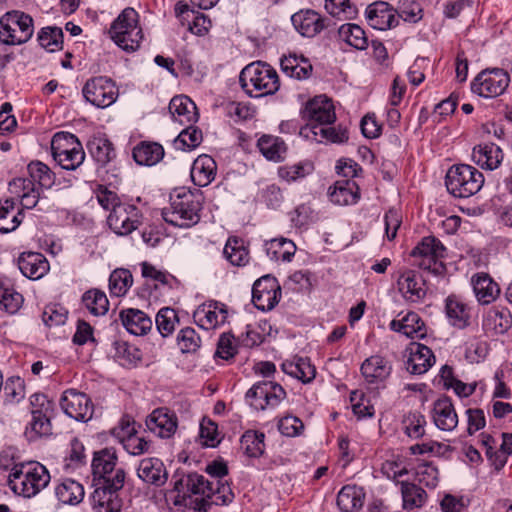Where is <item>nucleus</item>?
<instances>
[{
	"mask_svg": "<svg viewBox=\"0 0 512 512\" xmlns=\"http://www.w3.org/2000/svg\"><path fill=\"white\" fill-rule=\"evenodd\" d=\"M169 200V206L162 210L165 222L180 228H190L199 222L204 202L201 190L175 188L170 193Z\"/></svg>",
	"mask_w": 512,
	"mask_h": 512,
	"instance_id": "f257e3e1",
	"label": "nucleus"
},
{
	"mask_svg": "<svg viewBox=\"0 0 512 512\" xmlns=\"http://www.w3.org/2000/svg\"><path fill=\"white\" fill-rule=\"evenodd\" d=\"M50 479L49 471L41 463H19L9 473L8 486L15 494L31 498L47 487Z\"/></svg>",
	"mask_w": 512,
	"mask_h": 512,
	"instance_id": "f03ea898",
	"label": "nucleus"
},
{
	"mask_svg": "<svg viewBox=\"0 0 512 512\" xmlns=\"http://www.w3.org/2000/svg\"><path fill=\"white\" fill-rule=\"evenodd\" d=\"M239 83L248 96L256 98L273 95L280 87L276 70L261 61L246 65L240 72Z\"/></svg>",
	"mask_w": 512,
	"mask_h": 512,
	"instance_id": "7ed1b4c3",
	"label": "nucleus"
},
{
	"mask_svg": "<svg viewBox=\"0 0 512 512\" xmlns=\"http://www.w3.org/2000/svg\"><path fill=\"white\" fill-rule=\"evenodd\" d=\"M109 34L111 39L123 50L136 51L143 39V32L138 26V13L135 9L125 8L112 22Z\"/></svg>",
	"mask_w": 512,
	"mask_h": 512,
	"instance_id": "20e7f679",
	"label": "nucleus"
},
{
	"mask_svg": "<svg viewBox=\"0 0 512 512\" xmlns=\"http://www.w3.org/2000/svg\"><path fill=\"white\" fill-rule=\"evenodd\" d=\"M445 184L453 196L467 198L482 188L484 176L474 166L457 163L447 171Z\"/></svg>",
	"mask_w": 512,
	"mask_h": 512,
	"instance_id": "39448f33",
	"label": "nucleus"
},
{
	"mask_svg": "<svg viewBox=\"0 0 512 512\" xmlns=\"http://www.w3.org/2000/svg\"><path fill=\"white\" fill-rule=\"evenodd\" d=\"M34 34L33 18L20 10H11L0 17V42L8 46L27 43Z\"/></svg>",
	"mask_w": 512,
	"mask_h": 512,
	"instance_id": "423d86ee",
	"label": "nucleus"
},
{
	"mask_svg": "<svg viewBox=\"0 0 512 512\" xmlns=\"http://www.w3.org/2000/svg\"><path fill=\"white\" fill-rule=\"evenodd\" d=\"M214 481L207 480L203 475L191 473L186 477L188 495H176L173 499L175 506H183L198 512H207L210 507V498Z\"/></svg>",
	"mask_w": 512,
	"mask_h": 512,
	"instance_id": "0eeeda50",
	"label": "nucleus"
},
{
	"mask_svg": "<svg viewBox=\"0 0 512 512\" xmlns=\"http://www.w3.org/2000/svg\"><path fill=\"white\" fill-rule=\"evenodd\" d=\"M108 483H96L91 497L94 512H120L122 500L118 492L123 488V474L118 471Z\"/></svg>",
	"mask_w": 512,
	"mask_h": 512,
	"instance_id": "6e6552de",
	"label": "nucleus"
},
{
	"mask_svg": "<svg viewBox=\"0 0 512 512\" xmlns=\"http://www.w3.org/2000/svg\"><path fill=\"white\" fill-rule=\"evenodd\" d=\"M510 83L509 74L501 68L482 70L471 82V91L480 97L493 98L502 95Z\"/></svg>",
	"mask_w": 512,
	"mask_h": 512,
	"instance_id": "1a4fd4ad",
	"label": "nucleus"
},
{
	"mask_svg": "<svg viewBox=\"0 0 512 512\" xmlns=\"http://www.w3.org/2000/svg\"><path fill=\"white\" fill-rule=\"evenodd\" d=\"M247 403L257 411L277 407L286 397L283 387L273 381L263 380L255 383L246 392Z\"/></svg>",
	"mask_w": 512,
	"mask_h": 512,
	"instance_id": "9d476101",
	"label": "nucleus"
},
{
	"mask_svg": "<svg viewBox=\"0 0 512 512\" xmlns=\"http://www.w3.org/2000/svg\"><path fill=\"white\" fill-rule=\"evenodd\" d=\"M446 249L439 239L434 236L424 237L411 251V256L418 259L421 269L440 273L444 269L440 261L445 256Z\"/></svg>",
	"mask_w": 512,
	"mask_h": 512,
	"instance_id": "9b49d317",
	"label": "nucleus"
},
{
	"mask_svg": "<svg viewBox=\"0 0 512 512\" xmlns=\"http://www.w3.org/2000/svg\"><path fill=\"white\" fill-rule=\"evenodd\" d=\"M84 98L98 108L112 105L118 97L115 82L106 76L93 77L85 83L82 89Z\"/></svg>",
	"mask_w": 512,
	"mask_h": 512,
	"instance_id": "f8f14e48",
	"label": "nucleus"
},
{
	"mask_svg": "<svg viewBox=\"0 0 512 512\" xmlns=\"http://www.w3.org/2000/svg\"><path fill=\"white\" fill-rule=\"evenodd\" d=\"M280 297L281 288L275 277L266 275L255 281L252 288V302L258 310H272Z\"/></svg>",
	"mask_w": 512,
	"mask_h": 512,
	"instance_id": "ddd939ff",
	"label": "nucleus"
},
{
	"mask_svg": "<svg viewBox=\"0 0 512 512\" xmlns=\"http://www.w3.org/2000/svg\"><path fill=\"white\" fill-rule=\"evenodd\" d=\"M118 456L113 448H104L94 453L92 460V473L97 483H108L114 478L118 471L123 474V484L126 479V472L123 468L117 467Z\"/></svg>",
	"mask_w": 512,
	"mask_h": 512,
	"instance_id": "4468645a",
	"label": "nucleus"
},
{
	"mask_svg": "<svg viewBox=\"0 0 512 512\" xmlns=\"http://www.w3.org/2000/svg\"><path fill=\"white\" fill-rule=\"evenodd\" d=\"M83 162H72L69 165H64L62 162H57L51 168L45 162H29L27 169L34 181H37L43 188H51L56 182H60L63 172L74 171Z\"/></svg>",
	"mask_w": 512,
	"mask_h": 512,
	"instance_id": "2eb2a0df",
	"label": "nucleus"
},
{
	"mask_svg": "<svg viewBox=\"0 0 512 512\" xmlns=\"http://www.w3.org/2000/svg\"><path fill=\"white\" fill-rule=\"evenodd\" d=\"M60 405L64 413L76 421L86 422L92 418L93 404L84 393L67 390L61 397Z\"/></svg>",
	"mask_w": 512,
	"mask_h": 512,
	"instance_id": "dca6fc26",
	"label": "nucleus"
},
{
	"mask_svg": "<svg viewBox=\"0 0 512 512\" xmlns=\"http://www.w3.org/2000/svg\"><path fill=\"white\" fill-rule=\"evenodd\" d=\"M51 152L54 160H85V152L79 139L70 132L60 131L51 140Z\"/></svg>",
	"mask_w": 512,
	"mask_h": 512,
	"instance_id": "f3484780",
	"label": "nucleus"
},
{
	"mask_svg": "<svg viewBox=\"0 0 512 512\" xmlns=\"http://www.w3.org/2000/svg\"><path fill=\"white\" fill-rule=\"evenodd\" d=\"M147 429L162 439H170L177 431L178 418L166 407L154 409L146 418Z\"/></svg>",
	"mask_w": 512,
	"mask_h": 512,
	"instance_id": "a211bd4d",
	"label": "nucleus"
},
{
	"mask_svg": "<svg viewBox=\"0 0 512 512\" xmlns=\"http://www.w3.org/2000/svg\"><path fill=\"white\" fill-rule=\"evenodd\" d=\"M302 115L309 122L305 127L331 125L336 120L332 101L323 96H317L308 101Z\"/></svg>",
	"mask_w": 512,
	"mask_h": 512,
	"instance_id": "6ab92c4d",
	"label": "nucleus"
},
{
	"mask_svg": "<svg viewBox=\"0 0 512 512\" xmlns=\"http://www.w3.org/2000/svg\"><path fill=\"white\" fill-rule=\"evenodd\" d=\"M400 294L409 303H421L427 295L426 281L421 274L406 270L397 280Z\"/></svg>",
	"mask_w": 512,
	"mask_h": 512,
	"instance_id": "aec40b11",
	"label": "nucleus"
},
{
	"mask_svg": "<svg viewBox=\"0 0 512 512\" xmlns=\"http://www.w3.org/2000/svg\"><path fill=\"white\" fill-rule=\"evenodd\" d=\"M227 317L226 305L218 301L203 303L193 313L195 323L205 330L215 329L223 325Z\"/></svg>",
	"mask_w": 512,
	"mask_h": 512,
	"instance_id": "412c9836",
	"label": "nucleus"
},
{
	"mask_svg": "<svg viewBox=\"0 0 512 512\" xmlns=\"http://www.w3.org/2000/svg\"><path fill=\"white\" fill-rule=\"evenodd\" d=\"M107 223L117 235H128L137 228V208L129 204L114 206L107 218Z\"/></svg>",
	"mask_w": 512,
	"mask_h": 512,
	"instance_id": "4be33fe9",
	"label": "nucleus"
},
{
	"mask_svg": "<svg viewBox=\"0 0 512 512\" xmlns=\"http://www.w3.org/2000/svg\"><path fill=\"white\" fill-rule=\"evenodd\" d=\"M291 21L302 36L312 38L328 26L329 19L314 10L306 9L294 13Z\"/></svg>",
	"mask_w": 512,
	"mask_h": 512,
	"instance_id": "5701e85b",
	"label": "nucleus"
},
{
	"mask_svg": "<svg viewBox=\"0 0 512 512\" xmlns=\"http://www.w3.org/2000/svg\"><path fill=\"white\" fill-rule=\"evenodd\" d=\"M368 24L377 30H387L398 25L397 12L387 2L370 4L366 9Z\"/></svg>",
	"mask_w": 512,
	"mask_h": 512,
	"instance_id": "b1692460",
	"label": "nucleus"
},
{
	"mask_svg": "<svg viewBox=\"0 0 512 512\" xmlns=\"http://www.w3.org/2000/svg\"><path fill=\"white\" fill-rule=\"evenodd\" d=\"M39 403L40 409H33L31 412V421L27 428V433H33L32 437L48 435L51 431L50 420L47 416V411L50 407L49 401L45 395L35 394L31 397V404L34 406Z\"/></svg>",
	"mask_w": 512,
	"mask_h": 512,
	"instance_id": "393cba45",
	"label": "nucleus"
},
{
	"mask_svg": "<svg viewBox=\"0 0 512 512\" xmlns=\"http://www.w3.org/2000/svg\"><path fill=\"white\" fill-rule=\"evenodd\" d=\"M432 418L435 426L445 432L453 431L458 425V415L448 397H442L433 404Z\"/></svg>",
	"mask_w": 512,
	"mask_h": 512,
	"instance_id": "a878e982",
	"label": "nucleus"
},
{
	"mask_svg": "<svg viewBox=\"0 0 512 512\" xmlns=\"http://www.w3.org/2000/svg\"><path fill=\"white\" fill-rule=\"evenodd\" d=\"M435 363L432 350L420 343H411L406 360V369L411 374H424Z\"/></svg>",
	"mask_w": 512,
	"mask_h": 512,
	"instance_id": "bb28decb",
	"label": "nucleus"
},
{
	"mask_svg": "<svg viewBox=\"0 0 512 512\" xmlns=\"http://www.w3.org/2000/svg\"><path fill=\"white\" fill-rule=\"evenodd\" d=\"M360 371L367 383L380 384L389 377L392 366L386 358L380 355H372L364 360Z\"/></svg>",
	"mask_w": 512,
	"mask_h": 512,
	"instance_id": "cd10ccee",
	"label": "nucleus"
},
{
	"mask_svg": "<svg viewBox=\"0 0 512 512\" xmlns=\"http://www.w3.org/2000/svg\"><path fill=\"white\" fill-rule=\"evenodd\" d=\"M300 135L314 140L316 142L343 143L348 140V131L341 126L334 127L331 125H312V127H302Z\"/></svg>",
	"mask_w": 512,
	"mask_h": 512,
	"instance_id": "c85d7f7f",
	"label": "nucleus"
},
{
	"mask_svg": "<svg viewBox=\"0 0 512 512\" xmlns=\"http://www.w3.org/2000/svg\"><path fill=\"white\" fill-rule=\"evenodd\" d=\"M18 267L22 274L32 280L42 278L49 271L45 256L37 252H24L18 258Z\"/></svg>",
	"mask_w": 512,
	"mask_h": 512,
	"instance_id": "c756f323",
	"label": "nucleus"
},
{
	"mask_svg": "<svg viewBox=\"0 0 512 512\" xmlns=\"http://www.w3.org/2000/svg\"><path fill=\"white\" fill-rule=\"evenodd\" d=\"M169 112L172 119L180 125L195 124L198 113L195 103L187 96H175L169 103Z\"/></svg>",
	"mask_w": 512,
	"mask_h": 512,
	"instance_id": "7c9ffc66",
	"label": "nucleus"
},
{
	"mask_svg": "<svg viewBox=\"0 0 512 512\" xmlns=\"http://www.w3.org/2000/svg\"><path fill=\"white\" fill-rule=\"evenodd\" d=\"M138 477L145 483L162 486L168 475L163 462L155 457L142 459L137 469Z\"/></svg>",
	"mask_w": 512,
	"mask_h": 512,
	"instance_id": "2f4dec72",
	"label": "nucleus"
},
{
	"mask_svg": "<svg viewBox=\"0 0 512 512\" xmlns=\"http://www.w3.org/2000/svg\"><path fill=\"white\" fill-rule=\"evenodd\" d=\"M390 329L399 332L409 338H424L426 327L421 317L415 312H409L401 319L390 322Z\"/></svg>",
	"mask_w": 512,
	"mask_h": 512,
	"instance_id": "473e14b6",
	"label": "nucleus"
},
{
	"mask_svg": "<svg viewBox=\"0 0 512 512\" xmlns=\"http://www.w3.org/2000/svg\"><path fill=\"white\" fill-rule=\"evenodd\" d=\"M328 196L336 205H352L359 199V188L356 182L350 179L336 181L334 186L328 189Z\"/></svg>",
	"mask_w": 512,
	"mask_h": 512,
	"instance_id": "72a5a7b5",
	"label": "nucleus"
},
{
	"mask_svg": "<svg viewBox=\"0 0 512 512\" xmlns=\"http://www.w3.org/2000/svg\"><path fill=\"white\" fill-rule=\"evenodd\" d=\"M280 66L285 75L296 80L308 79L313 71V66L309 59L303 55L290 54L283 56Z\"/></svg>",
	"mask_w": 512,
	"mask_h": 512,
	"instance_id": "f704fd0d",
	"label": "nucleus"
},
{
	"mask_svg": "<svg viewBox=\"0 0 512 512\" xmlns=\"http://www.w3.org/2000/svg\"><path fill=\"white\" fill-rule=\"evenodd\" d=\"M445 311L449 323L459 329H463L469 325L470 308L459 297L450 295L445 301Z\"/></svg>",
	"mask_w": 512,
	"mask_h": 512,
	"instance_id": "c9c22d12",
	"label": "nucleus"
},
{
	"mask_svg": "<svg viewBox=\"0 0 512 512\" xmlns=\"http://www.w3.org/2000/svg\"><path fill=\"white\" fill-rule=\"evenodd\" d=\"M281 367L284 373L304 384L312 382L316 376V368L307 357H295L293 360H286Z\"/></svg>",
	"mask_w": 512,
	"mask_h": 512,
	"instance_id": "e433bc0d",
	"label": "nucleus"
},
{
	"mask_svg": "<svg viewBox=\"0 0 512 512\" xmlns=\"http://www.w3.org/2000/svg\"><path fill=\"white\" fill-rule=\"evenodd\" d=\"M471 283L477 300L482 304H490L500 293L498 284L486 273H477Z\"/></svg>",
	"mask_w": 512,
	"mask_h": 512,
	"instance_id": "4c0bfd02",
	"label": "nucleus"
},
{
	"mask_svg": "<svg viewBox=\"0 0 512 512\" xmlns=\"http://www.w3.org/2000/svg\"><path fill=\"white\" fill-rule=\"evenodd\" d=\"M120 319L127 331L133 335H144L152 327V320L138 309L130 308L121 311Z\"/></svg>",
	"mask_w": 512,
	"mask_h": 512,
	"instance_id": "58836bf2",
	"label": "nucleus"
},
{
	"mask_svg": "<svg viewBox=\"0 0 512 512\" xmlns=\"http://www.w3.org/2000/svg\"><path fill=\"white\" fill-rule=\"evenodd\" d=\"M365 494L361 487L346 485L337 495V505L342 512H357L364 504Z\"/></svg>",
	"mask_w": 512,
	"mask_h": 512,
	"instance_id": "ea45409f",
	"label": "nucleus"
},
{
	"mask_svg": "<svg viewBox=\"0 0 512 512\" xmlns=\"http://www.w3.org/2000/svg\"><path fill=\"white\" fill-rule=\"evenodd\" d=\"M295 243L287 238H274L265 242L267 256L273 261L290 262L296 252Z\"/></svg>",
	"mask_w": 512,
	"mask_h": 512,
	"instance_id": "a19ab883",
	"label": "nucleus"
},
{
	"mask_svg": "<svg viewBox=\"0 0 512 512\" xmlns=\"http://www.w3.org/2000/svg\"><path fill=\"white\" fill-rule=\"evenodd\" d=\"M84 494L83 486L70 478L62 480L55 487V495L63 504L77 505L83 500Z\"/></svg>",
	"mask_w": 512,
	"mask_h": 512,
	"instance_id": "79ce46f5",
	"label": "nucleus"
},
{
	"mask_svg": "<svg viewBox=\"0 0 512 512\" xmlns=\"http://www.w3.org/2000/svg\"><path fill=\"white\" fill-rule=\"evenodd\" d=\"M257 147L267 160L284 159L287 152L284 140L273 135H262L257 141Z\"/></svg>",
	"mask_w": 512,
	"mask_h": 512,
	"instance_id": "37998d69",
	"label": "nucleus"
},
{
	"mask_svg": "<svg viewBox=\"0 0 512 512\" xmlns=\"http://www.w3.org/2000/svg\"><path fill=\"white\" fill-rule=\"evenodd\" d=\"M64 33L62 28L57 26H46L37 33L39 45L47 52H57L63 49Z\"/></svg>",
	"mask_w": 512,
	"mask_h": 512,
	"instance_id": "c03bdc74",
	"label": "nucleus"
},
{
	"mask_svg": "<svg viewBox=\"0 0 512 512\" xmlns=\"http://www.w3.org/2000/svg\"><path fill=\"white\" fill-rule=\"evenodd\" d=\"M339 38L351 47L364 50L368 46V38L365 31L357 24L346 23L338 29Z\"/></svg>",
	"mask_w": 512,
	"mask_h": 512,
	"instance_id": "a18cd8bd",
	"label": "nucleus"
},
{
	"mask_svg": "<svg viewBox=\"0 0 512 512\" xmlns=\"http://www.w3.org/2000/svg\"><path fill=\"white\" fill-rule=\"evenodd\" d=\"M400 485L403 508L405 510L421 508L425 504L427 500V494L425 490L410 482L402 481L400 482Z\"/></svg>",
	"mask_w": 512,
	"mask_h": 512,
	"instance_id": "49530a36",
	"label": "nucleus"
},
{
	"mask_svg": "<svg viewBox=\"0 0 512 512\" xmlns=\"http://www.w3.org/2000/svg\"><path fill=\"white\" fill-rule=\"evenodd\" d=\"M225 258L234 266H244L249 261V253L244 241L238 237H229L223 249Z\"/></svg>",
	"mask_w": 512,
	"mask_h": 512,
	"instance_id": "de8ad7c7",
	"label": "nucleus"
},
{
	"mask_svg": "<svg viewBox=\"0 0 512 512\" xmlns=\"http://www.w3.org/2000/svg\"><path fill=\"white\" fill-rule=\"evenodd\" d=\"M313 171V162H286L278 168V175L282 180L290 183L306 177Z\"/></svg>",
	"mask_w": 512,
	"mask_h": 512,
	"instance_id": "09e8293b",
	"label": "nucleus"
},
{
	"mask_svg": "<svg viewBox=\"0 0 512 512\" xmlns=\"http://www.w3.org/2000/svg\"><path fill=\"white\" fill-rule=\"evenodd\" d=\"M265 434L260 431L248 430L241 437V446L249 457H260L265 451Z\"/></svg>",
	"mask_w": 512,
	"mask_h": 512,
	"instance_id": "8fccbe9b",
	"label": "nucleus"
},
{
	"mask_svg": "<svg viewBox=\"0 0 512 512\" xmlns=\"http://www.w3.org/2000/svg\"><path fill=\"white\" fill-rule=\"evenodd\" d=\"M82 302L94 316L106 314L109 308V301L106 294L97 289L85 292L82 297Z\"/></svg>",
	"mask_w": 512,
	"mask_h": 512,
	"instance_id": "3c124183",
	"label": "nucleus"
},
{
	"mask_svg": "<svg viewBox=\"0 0 512 512\" xmlns=\"http://www.w3.org/2000/svg\"><path fill=\"white\" fill-rule=\"evenodd\" d=\"M216 162H192L191 179L195 185L205 187L216 175Z\"/></svg>",
	"mask_w": 512,
	"mask_h": 512,
	"instance_id": "603ef678",
	"label": "nucleus"
},
{
	"mask_svg": "<svg viewBox=\"0 0 512 512\" xmlns=\"http://www.w3.org/2000/svg\"><path fill=\"white\" fill-rule=\"evenodd\" d=\"M87 149L93 160H113L116 157L112 143L103 137H94L89 140Z\"/></svg>",
	"mask_w": 512,
	"mask_h": 512,
	"instance_id": "864d4df0",
	"label": "nucleus"
},
{
	"mask_svg": "<svg viewBox=\"0 0 512 512\" xmlns=\"http://www.w3.org/2000/svg\"><path fill=\"white\" fill-rule=\"evenodd\" d=\"M183 129L173 142V145L178 150H191L196 148L202 141V132L198 128L191 125H185Z\"/></svg>",
	"mask_w": 512,
	"mask_h": 512,
	"instance_id": "5fc2aeb1",
	"label": "nucleus"
},
{
	"mask_svg": "<svg viewBox=\"0 0 512 512\" xmlns=\"http://www.w3.org/2000/svg\"><path fill=\"white\" fill-rule=\"evenodd\" d=\"M133 283L132 274L126 269L113 271L109 278V289L112 295L124 296Z\"/></svg>",
	"mask_w": 512,
	"mask_h": 512,
	"instance_id": "6e6d98bb",
	"label": "nucleus"
},
{
	"mask_svg": "<svg viewBox=\"0 0 512 512\" xmlns=\"http://www.w3.org/2000/svg\"><path fill=\"white\" fill-rule=\"evenodd\" d=\"M164 148L156 142H141L132 152L133 160H163Z\"/></svg>",
	"mask_w": 512,
	"mask_h": 512,
	"instance_id": "4d7b16f0",
	"label": "nucleus"
},
{
	"mask_svg": "<svg viewBox=\"0 0 512 512\" xmlns=\"http://www.w3.org/2000/svg\"><path fill=\"white\" fill-rule=\"evenodd\" d=\"M177 345L182 353H195L201 346V338L195 329L185 327L177 335Z\"/></svg>",
	"mask_w": 512,
	"mask_h": 512,
	"instance_id": "13d9d810",
	"label": "nucleus"
},
{
	"mask_svg": "<svg viewBox=\"0 0 512 512\" xmlns=\"http://www.w3.org/2000/svg\"><path fill=\"white\" fill-rule=\"evenodd\" d=\"M405 433L413 439L421 438L425 434L426 419L419 412H412L403 420Z\"/></svg>",
	"mask_w": 512,
	"mask_h": 512,
	"instance_id": "bf43d9fd",
	"label": "nucleus"
},
{
	"mask_svg": "<svg viewBox=\"0 0 512 512\" xmlns=\"http://www.w3.org/2000/svg\"><path fill=\"white\" fill-rule=\"evenodd\" d=\"M23 303V297L13 288L0 287V307L9 314L16 313Z\"/></svg>",
	"mask_w": 512,
	"mask_h": 512,
	"instance_id": "052dcab7",
	"label": "nucleus"
},
{
	"mask_svg": "<svg viewBox=\"0 0 512 512\" xmlns=\"http://www.w3.org/2000/svg\"><path fill=\"white\" fill-rule=\"evenodd\" d=\"M177 321V314L172 308H162L156 315V326L158 331L163 337L170 335L174 329Z\"/></svg>",
	"mask_w": 512,
	"mask_h": 512,
	"instance_id": "680f3d73",
	"label": "nucleus"
},
{
	"mask_svg": "<svg viewBox=\"0 0 512 512\" xmlns=\"http://www.w3.org/2000/svg\"><path fill=\"white\" fill-rule=\"evenodd\" d=\"M416 480L429 488H435L439 481V472L432 463H421L416 467Z\"/></svg>",
	"mask_w": 512,
	"mask_h": 512,
	"instance_id": "e2e57ef3",
	"label": "nucleus"
},
{
	"mask_svg": "<svg viewBox=\"0 0 512 512\" xmlns=\"http://www.w3.org/2000/svg\"><path fill=\"white\" fill-rule=\"evenodd\" d=\"M218 435L217 424L211 419L203 418L199 428V436L202 444L207 447H216L220 442Z\"/></svg>",
	"mask_w": 512,
	"mask_h": 512,
	"instance_id": "0e129e2a",
	"label": "nucleus"
},
{
	"mask_svg": "<svg viewBox=\"0 0 512 512\" xmlns=\"http://www.w3.org/2000/svg\"><path fill=\"white\" fill-rule=\"evenodd\" d=\"M227 116L234 122H241L251 119L254 115V110L249 103L231 101L225 106Z\"/></svg>",
	"mask_w": 512,
	"mask_h": 512,
	"instance_id": "69168bd1",
	"label": "nucleus"
},
{
	"mask_svg": "<svg viewBox=\"0 0 512 512\" xmlns=\"http://www.w3.org/2000/svg\"><path fill=\"white\" fill-rule=\"evenodd\" d=\"M212 484V491L210 503L215 505H228L234 499V493L228 483H223L222 480L214 481Z\"/></svg>",
	"mask_w": 512,
	"mask_h": 512,
	"instance_id": "338daca9",
	"label": "nucleus"
},
{
	"mask_svg": "<svg viewBox=\"0 0 512 512\" xmlns=\"http://www.w3.org/2000/svg\"><path fill=\"white\" fill-rule=\"evenodd\" d=\"M279 432L287 437H296L304 430L302 420L293 415H286L278 421Z\"/></svg>",
	"mask_w": 512,
	"mask_h": 512,
	"instance_id": "774afa93",
	"label": "nucleus"
}]
</instances>
